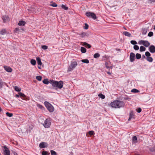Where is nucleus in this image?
Wrapping results in <instances>:
<instances>
[{"label": "nucleus", "mask_w": 155, "mask_h": 155, "mask_svg": "<svg viewBox=\"0 0 155 155\" xmlns=\"http://www.w3.org/2000/svg\"><path fill=\"white\" fill-rule=\"evenodd\" d=\"M49 83L52 84L53 87H56L59 89H61L63 86V82L61 81H58L53 80H50Z\"/></svg>", "instance_id": "obj_1"}, {"label": "nucleus", "mask_w": 155, "mask_h": 155, "mask_svg": "<svg viewBox=\"0 0 155 155\" xmlns=\"http://www.w3.org/2000/svg\"><path fill=\"white\" fill-rule=\"evenodd\" d=\"M78 65L77 62L76 61H72L71 62L70 65L68 68V71H72Z\"/></svg>", "instance_id": "obj_2"}, {"label": "nucleus", "mask_w": 155, "mask_h": 155, "mask_svg": "<svg viewBox=\"0 0 155 155\" xmlns=\"http://www.w3.org/2000/svg\"><path fill=\"white\" fill-rule=\"evenodd\" d=\"M138 43L139 45H142L146 47H148L150 45V43L147 41L143 40L139 41Z\"/></svg>", "instance_id": "obj_3"}, {"label": "nucleus", "mask_w": 155, "mask_h": 155, "mask_svg": "<svg viewBox=\"0 0 155 155\" xmlns=\"http://www.w3.org/2000/svg\"><path fill=\"white\" fill-rule=\"evenodd\" d=\"M51 125V121L48 119H46L44 121L43 126L45 128H48Z\"/></svg>", "instance_id": "obj_4"}, {"label": "nucleus", "mask_w": 155, "mask_h": 155, "mask_svg": "<svg viewBox=\"0 0 155 155\" xmlns=\"http://www.w3.org/2000/svg\"><path fill=\"white\" fill-rule=\"evenodd\" d=\"M86 15L89 18H92L95 19L97 17L95 15L93 12H87L85 13Z\"/></svg>", "instance_id": "obj_5"}, {"label": "nucleus", "mask_w": 155, "mask_h": 155, "mask_svg": "<svg viewBox=\"0 0 155 155\" xmlns=\"http://www.w3.org/2000/svg\"><path fill=\"white\" fill-rule=\"evenodd\" d=\"M121 102V101L118 100H115L111 102L110 105L111 107H119V105Z\"/></svg>", "instance_id": "obj_6"}, {"label": "nucleus", "mask_w": 155, "mask_h": 155, "mask_svg": "<svg viewBox=\"0 0 155 155\" xmlns=\"http://www.w3.org/2000/svg\"><path fill=\"white\" fill-rule=\"evenodd\" d=\"M3 153L4 155H10V152L8 148L5 146L3 147Z\"/></svg>", "instance_id": "obj_7"}, {"label": "nucleus", "mask_w": 155, "mask_h": 155, "mask_svg": "<svg viewBox=\"0 0 155 155\" xmlns=\"http://www.w3.org/2000/svg\"><path fill=\"white\" fill-rule=\"evenodd\" d=\"M135 55L134 53L131 52L130 54V59L131 62H133L135 58Z\"/></svg>", "instance_id": "obj_8"}, {"label": "nucleus", "mask_w": 155, "mask_h": 155, "mask_svg": "<svg viewBox=\"0 0 155 155\" xmlns=\"http://www.w3.org/2000/svg\"><path fill=\"white\" fill-rule=\"evenodd\" d=\"M149 50L151 53H155V46L153 45H151L149 48Z\"/></svg>", "instance_id": "obj_9"}, {"label": "nucleus", "mask_w": 155, "mask_h": 155, "mask_svg": "<svg viewBox=\"0 0 155 155\" xmlns=\"http://www.w3.org/2000/svg\"><path fill=\"white\" fill-rule=\"evenodd\" d=\"M2 19L3 22L4 23L7 22L9 21V18L8 16L5 15L2 16Z\"/></svg>", "instance_id": "obj_10"}, {"label": "nucleus", "mask_w": 155, "mask_h": 155, "mask_svg": "<svg viewBox=\"0 0 155 155\" xmlns=\"http://www.w3.org/2000/svg\"><path fill=\"white\" fill-rule=\"evenodd\" d=\"M4 68L7 72H11L12 71V68L6 66H5L4 67Z\"/></svg>", "instance_id": "obj_11"}, {"label": "nucleus", "mask_w": 155, "mask_h": 155, "mask_svg": "<svg viewBox=\"0 0 155 155\" xmlns=\"http://www.w3.org/2000/svg\"><path fill=\"white\" fill-rule=\"evenodd\" d=\"M134 115L133 111H131L130 113L129 117L128 119V120H130L132 118H134Z\"/></svg>", "instance_id": "obj_12"}, {"label": "nucleus", "mask_w": 155, "mask_h": 155, "mask_svg": "<svg viewBox=\"0 0 155 155\" xmlns=\"http://www.w3.org/2000/svg\"><path fill=\"white\" fill-rule=\"evenodd\" d=\"M47 143L45 142H42L39 144V147L41 148H44L46 147Z\"/></svg>", "instance_id": "obj_13"}, {"label": "nucleus", "mask_w": 155, "mask_h": 155, "mask_svg": "<svg viewBox=\"0 0 155 155\" xmlns=\"http://www.w3.org/2000/svg\"><path fill=\"white\" fill-rule=\"evenodd\" d=\"M94 134V132L92 130L89 131L86 134V136L87 137H90V136Z\"/></svg>", "instance_id": "obj_14"}, {"label": "nucleus", "mask_w": 155, "mask_h": 155, "mask_svg": "<svg viewBox=\"0 0 155 155\" xmlns=\"http://www.w3.org/2000/svg\"><path fill=\"white\" fill-rule=\"evenodd\" d=\"M26 22L25 21H19L18 25L19 26H24Z\"/></svg>", "instance_id": "obj_15"}, {"label": "nucleus", "mask_w": 155, "mask_h": 155, "mask_svg": "<svg viewBox=\"0 0 155 155\" xmlns=\"http://www.w3.org/2000/svg\"><path fill=\"white\" fill-rule=\"evenodd\" d=\"M123 34L126 36H128V37H130L131 36V34L129 32L127 31H124L123 32Z\"/></svg>", "instance_id": "obj_16"}, {"label": "nucleus", "mask_w": 155, "mask_h": 155, "mask_svg": "<svg viewBox=\"0 0 155 155\" xmlns=\"http://www.w3.org/2000/svg\"><path fill=\"white\" fill-rule=\"evenodd\" d=\"M82 43L83 44H82V45L85 46L86 48H89L91 47V45H90L88 44L87 43L84 42H83Z\"/></svg>", "instance_id": "obj_17"}, {"label": "nucleus", "mask_w": 155, "mask_h": 155, "mask_svg": "<svg viewBox=\"0 0 155 155\" xmlns=\"http://www.w3.org/2000/svg\"><path fill=\"white\" fill-rule=\"evenodd\" d=\"M132 141L133 143H136L137 142V138L136 136L133 137Z\"/></svg>", "instance_id": "obj_18"}, {"label": "nucleus", "mask_w": 155, "mask_h": 155, "mask_svg": "<svg viewBox=\"0 0 155 155\" xmlns=\"http://www.w3.org/2000/svg\"><path fill=\"white\" fill-rule=\"evenodd\" d=\"M36 60L37 61V63L38 65H41L42 63L41 61V59L39 57H38L36 58Z\"/></svg>", "instance_id": "obj_19"}, {"label": "nucleus", "mask_w": 155, "mask_h": 155, "mask_svg": "<svg viewBox=\"0 0 155 155\" xmlns=\"http://www.w3.org/2000/svg\"><path fill=\"white\" fill-rule=\"evenodd\" d=\"M44 104L45 107H53L50 103L47 101L45 102Z\"/></svg>", "instance_id": "obj_20"}, {"label": "nucleus", "mask_w": 155, "mask_h": 155, "mask_svg": "<svg viewBox=\"0 0 155 155\" xmlns=\"http://www.w3.org/2000/svg\"><path fill=\"white\" fill-rule=\"evenodd\" d=\"M48 110L51 112H52L54 110V107H46Z\"/></svg>", "instance_id": "obj_21"}, {"label": "nucleus", "mask_w": 155, "mask_h": 155, "mask_svg": "<svg viewBox=\"0 0 155 155\" xmlns=\"http://www.w3.org/2000/svg\"><path fill=\"white\" fill-rule=\"evenodd\" d=\"M146 59L147 61L150 62H152L153 60V58L152 57H147Z\"/></svg>", "instance_id": "obj_22"}, {"label": "nucleus", "mask_w": 155, "mask_h": 155, "mask_svg": "<svg viewBox=\"0 0 155 155\" xmlns=\"http://www.w3.org/2000/svg\"><path fill=\"white\" fill-rule=\"evenodd\" d=\"M146 48L143 46H141L140 47V50L141 52L144 51L146 50Z\"/></svg>", "instance_id": "obj_23"}, {"label": "nucleus", "mask_w": 155, "mask_h": 155, "mask_svg": "<svg viewBox=\"0 0 155 155\" xmlns=\"http://www.w3.org/2000/svg\"><path fill=\"white\" fill-rule=\"evenodd\" d=\"M81 50L82 53H85L86 52V48L82 47H81Z\"/></svg>", "instance_id": "obj_24"}, {"label": "nucleus", "mask_w": 155, "mask_h": 155, "mask_svg": "<svg viewBox=\"0 0 155 155\" xmlns=\"http://www.w3.org/2000/svg\"><path fill=\"white\" fill-rule=\"evenodd\" d=\"M14 89L15 91H16L20 92L21 91V88L17 86H15L14 87Z\"/></svg>", "instance_id": "obj_25"}, {"label": "nucleus", "mask_w": 155, "mask_h": 155, "mask_svg": "<svg viewBox=\"0 0 155 155\" xmlns=\"http://www.w3.org/2000/svg\"><path fill=\"white\" fill-rule=\"evenodd\" d=\"M43 82L45 84H48L49 82L48 79H45L43 81Z\"/></svg>", "instance_id": "obj_26"}, {"label": "nucleus", "mask_w": 155, "mask_h": 155, "mask_svg": "<svg viewBox=\"0 0 155 155\" xmlns=\"http://www.w3.org/2000/svg\"><path fill=\"white\" fill-rule=\"evenodd\" d=\"M30 62L33 65H35L36 64V61L34 59H31Z\"/></svg>", "instance_id": "obj_27"}, {"label": "nucleus", "mask_w": 155, "mask_h": 155, "mask_svg": "<svg viewBox=\"0 0 155 155\" xmlns=\"http://www.w3.org/2000/svg\"><path fill=\"white\" fill-rule=\"evenodd\" d=\"M6 33V30L5 29H2L0 31V34L2 35H4Z\"/></svg>", "instance_id": "obj_28"}, {"label": "nucleus", "mask_w": 155, "mask_h": 155, "mask_svg": "<svg viewBox=\"0 0 155 155\" xmlns=\"http://www.w3.org/2000/svg\"><path fill=\"white\" fill-rule=\"evenodd\" d=\"M61 7L62 8L65 10H67L68 9V7L64 5H62Z\"/></svg>", "instance_id": "obj_29"}, {"label": "nucleus", "mask_w": 155, "mask_h": 155, "mask_svg": "<svg viewBox=\"0 0 155 155\" xmlns=\"http://www.w3.org/2000/svg\"><path fill=\"white\" fill-rule=\"evenodd\" d=\"M6 115L9 117H11L13 116V114L12 113H9L8 112L6 113Z\"/></svg>", "instance_id": "obj_30"}, {"label": "nucleus", "mask_w": 155, "mask_h": 155, "mask_svg": "<svg viewBox=\"0 0 155 155\" xmlns=\"http://www.w3.org/2000/svg\"><path fill=\"white\" fill-rule=\"evenodd\" d=\"M136 58L137 59H139L141 58V55L140 54L137 53L136 54Z\"/></svg>", "instance_id": "obj_31"}, {"label": "nucleus", "mask_w": 155, "mask_h": 155, "mask_svg": "<svg viewBox=\"0 0 155 155\" xmlns=\"http://www.w3.org/2000/svg\"><path fill=\"white\" fill-rule=\"evenodd\" d=\"M98 96L99 97L101 98L102 99H104L105 98V96L102 94H99Z\"/></svg>", "instance_id": "obj_32"}, {"label": "nucleus", "mask_w": 155, "mask_h": 155, "mask_svg": "<svg viewBox=\"0 0 155 155\" xmlns=\"http://www.w3.org/2000/svg\"><path fill=\"white\" fill-rule=\"evenodd\" d=\"M51 4H50V5L54 7H56L57 6V5L55 2H51Z\"/></svg>", "instance_id": "obj_33"}, {"label": "nucleus", "mask_w": 155, "mask_h": 155, "mask_svg": "<svg viewBox=\"0 0 155 155\" xmlns=\"http://www.w3.org/2000/svg\"><path fill=\"white\" fill-rule=\"evenodd\" d=\"M100 56V54L98 53L95 54L94 55V58H99Z\"/></svg>", "instance_id": "obj_34"}, {"label": "nucleus", "mask_w": 155, "mask_h": 155, "mask_svg": "<svg viewBox=\"0 0 155 155\" xmlns=\"http://www.w3.org/2000/svg\"><path fill=\"white\" fill-rule=\"evenodd\" d=\"M50 154V153L47 151H43L42 153V155H48Z\"/></svg>", "instance_id": "obj_35"}, {"label": "nucleus", "mask_w": 155, "mask_h": 155, "mask_svg": "<svg viewBox=\"0 0 155 155\" xmlns=\"http://www.w3.org/2000/svg\"><path fill=\"white\" fill-rule=\"evenodd\" d=\"M19 94V97L20 96L21 97L24 98L25 97V95L24 94L21 92H19L18 93Z\"/></svg>", "instance_id": "obj_36"}, {"label": "nucleus", "mask_w": 155, "mask_h": 155, "mask_svg": "<svg viewBox=\"0 0 155 155\" xmlns=\"http://www.w3.org/2000/svg\"><path fill=\"white\" fill-rule=\"evenodd\" d=\"M131 92L133 93H138L139 92V91L136 89H134L132 90Z\"/></svg>", "instance_id": "obj_37"}, {"label": "nucleus", "mask_w": 155, "mask_h": 155, "mask_svg": "<svg viewBox=\"0 0 155 155\" xmlns=\"http://www.w3.org/2000/svg\"><path fill=\"white\" fill-rule=\"evenodd\" d=\"M81 61L82 62L85 63H89V61L88 59H83L81 60Z\"/></svg>", "instance_id": "obj_38"}, {"label": "nucleus", "mask_w": 155, "mask_h": 155, "mask_svg": "<svg viewBox=\"0 0 155 155\" xmlns=\"http://www.w3.org/2000/svg\"><path fill=\"white\" fill-rule=\"evenodd\" d=\"M36 79L38 81H41L42 79V77L40 76H37L36 77Z\"/></svg>", "instance_id": "obj_39"}, {"label": "nucleus", "mask_w": 155, "mask_h": 155, "mask_svg": "<svg viewBox=\"0 0 155 155\" xmlns=\"http://www.w3.org/2000/svg\"><path fill=\"white\" fill-rule=\"evenodd\" d=\"M51 155H57L56 152L53 150H51Z\"/></svg>", "instance_id": "obj_40"}, {"label": "nucleus", "mask_w": 155, "mask_h": 155, "mask_svg": "<svg viewBox=\"0 0 155 155\" xmlns=\"http://www.w3.org/2000/svg\"><path fill=\"white\" fill-rule=\"evenodd\" d=\"M145 55L147 57H150L151 55L150 54L148 51L146 52L145 53Z\"/></svg>", "instance_id": "obj_41"}, {"label": "nucleus", "mask_w": 155, "mask_h": 155, "mask_svg": "<svg viewBox=\"0 0 155 155\" xmlns=\"http://www.w3.org/2000/svg\"><path fill=\"white\" fill-rule=\"evenodd\" d=\"M130 43L134 45H136L137 44V42L136 41L134 40H131L130 41Z\"/></svg>", "instance_id": "obj_42"}, {"label": "nucleus", "mask_w": 155, "mask_h": 155, "mask_svg": "<svg viewBox=\"0 0 155 155\" xmlns=\"http://www.w3.org/2000/svg\"><path fill=\"white\" fill-rule=\"evenodd\" d=\"M134 48L135 50H138L139 49V47L138 45H134Z\"/></svg>", "instance_id": "obj_43"}, {"label": "nucleus", "mask_w": 155, "mask_h": 155, "mask_svg": "<svg viewBox=\"0 0 155 155\" xmlns=\"http://www.w3.org/2000/svg\"><path fill=\"white\" fill-rule=\"evenodd\" d=\"M153 35V33L152 32L150 31L148 35V36L149 37H151Z\"/></svg>", "instance_id": "obj_44"}, {"label": "nucleus", "mask_w": 155, "mask_h": 155, "mask_svg": "<svg viewBox=\"0 0 155 155\" xmlns=\"http://www.w3.org/2000/svg\"><path fill=\"white\" fill-rule=\"evenodd\" d=\"M42 48L44 50H46L48 49V47L46 45L42 46Z\"/></svg>", "instance_id": "obj_45"}, {"label": "nucleus", "mask_w": 155, "mask_h": 155, "mask_svg": "<svg viewBox=\"0 0 155 155\" xmlns=\"http://www.w3.org/2000/svg\"><path fill=\"white\" fill-rule=\"evenodd\" d=\"M136 110L137 112L140 113L141 111V108L139 107L137 109H136Z\"/></svg>", "instance_id": "obj_46"}, {"label": "nucleus", "mask_w": 155, "mask_h": 155, "mask_svg": "<svg viewBox=\"0 0 155 155\" xmlns=\"http://www.w3.org/2000/svg\"><path fill=\"white\" fill-rule=\"evenodd\" d=\"M149 150L151 151L152 152H154L155 151V148L154 147L150 148Z\"/></svg>", "instance_id": "obj_47"}, {"label": "nucleus", "mask_w": 155, "mask_h": 155, "mask_svg": "<svg viewBox=\"0 0 155 155\" xmlns=\"http://www.w3.org/2000/svg\"><path fill=\"white\" fill-rule=\"evenodd\" d=\"M88 28V25L87 24H85L84 26V28L86 29H87Z\"/></svg>", "instance_id": "obj_48"}, {"label": "nucleus", "mask_w": 155, "mask_h": 155, "mask_svg": "<svg viewBox=\"0 0 155 155\" xmlns=\"http://www.w3.org/2000/svg\"><path fill=\"white\" fill-rule=\"evenodd\" d=\"M19 29L18 28H16L14 30V31L15 32H17V31H19Z\"/></svg>", "instance_id": "obj_49"}, {"label": "nucleus", "mask_w": 155, "mask_h": 155, "mask_svg": "<svg viewBox=\"0 0 155 155\" xmlns=\"http://www.w3.org/2000/svg\"><path fill=\"white\" fill-rule=\"evenodd\" d=\"M147 31L145 30H143L142 32V34L144 35L146 33Z\"/></svg>", "instance_id": "obj_50"}, {"label": "nucleus", "mask_w": 155, "mask_h": 155, "mask_svg": "<svg viewBox=\"0 0 155 155\" xmlns=\"http://www.w3.org/2000/svg\"><path fill=\"white\" fill-rule=\"evenodd\" d=\"M15 97H19V94H16L15 95Z\"/></svg>", "instance_id": "obj_51"}, {"label": "nucleus", "mask_w": 155, "mask_h": 155, "mask_svg": "<svg viewBox=\"0 0 155 155\" xmlns=\"http://www.w3.org/2000/svg\"><path fill=\"white\" fill-rule=\"evenodd\" d=\"M107 73L108 74H109V75H111V73L110 72H109V71L107 72Z\"/></svg>", "instance_id": "obj_52"}, {"label": "nucleus", "mask_w": 155, "mask_h": 155, "mask_svg": "<svg viewBox=\"0 0 155 155\" xmlns=\"http://www.w3.org/2000/svg\"><path fill=\"white\" fill-rule=\"evenodd\" d=\"M106 67L107 68H109V67L108 66H106Z\"/></svg>", "instance_id": "obj_53"}, {"label": "nucleus", "mask_w": 155, "mask_h": 155, "mask_svg": "<svg viewBox=\"0 0 155 155\" xmlns=\"http://www.w3.org/2000/svg\"><path fill=\"white\" fill-rule=\"evenodd\" d=\"M40 107V109H43V108H44V107Z\"/></svg>", "instance_id": "obj_54"}, {"label": "nucleus", "mask_w": 155, "mask_h": 155, "mask_svg": "<svg viewBox=\"0 0 155 155\" xmlns=\"http://www.w3.org/2000/svg\"><path fill=\"white\" fill-rule=\"evenodd\" d=\"M2 110L1 108V107H0V112H1L2 111Z\"/></svg>", "instance_id": "obj_55"}, {"label": "nucleus", "mask_w": 155, "mask_h": 155, "mask_svg": "<svg viewBox=\"0 0 155 155\" xmlns=\"http://www.w3.org/2000/svg\"><path fill=\"white\" fill-rule=\"evenodd\" d=\"M153 29L155 30V25Z\"/></svg>", "instance_id": "obj_56"}, {"label": "nucleus", "mask_w": 155, "mask_h": 155, "mask_svg": "<svg viewBox=\"0 0 155 155\" xmlns=\"http://www.w3.org/2000/svg\"><path fill=\"white\" fill-rule=\"evenodd\" d=\"M84 35V33H82L81 34V35Z\"/></svg>", "instance_id": "obj_57"}, {"label": "nucleus", "mask_w": 155, "mask_h": 155, "mask_svg": "<svg viewBox=\"0 0 155 155\" xmlns=\"http://www.w3.org/2000/svg\"><path fill=\"white\" fill-rule=\"evenodd\" d=\"M38 68L39 69H41V68H40V67H39V66L38 67Z\"/></svg>", "instance_id": "obj_58"}, {"label": "nucleus", "mask_w": 155, "mask_h": 155, "mask_svg": "<svg viewBox=\"0 0 155 155\" xmlns=\"http://www.w3.org/2000/svg\"><path fill=\"white\" fill-rule=\"evenodd\" d=\"M114 108H120V107H114Z\"/></svg>", "instance_id": "obj_59"}, {"label": "nucleus", "mask_w": 155, "mask_h": 155, "mask_svg": "<svg viewBox=\"0 0 155 155\" xmlns=\"http://www.w3.org/2000/svg\"><path fill=\"white\" fill-rule=\"evenodd\" d=\"M153 2H155V0H152Z\"/></svg>", "instance_id": "obj_60"}, {"label": "nucleus", "mask_w": 155, "mask_h": 155, "mask_svg": "<svg viewBox=\"0 0 155 155\" xmlns=\"http://www.w3.org/2000/svg\"><path fill=\"white\" fill-rule=\"evenodd\" d=\"M135 155H140L139 154H135Z\"/></svg>", "instance_id": "obj_61"}]
</instances>
